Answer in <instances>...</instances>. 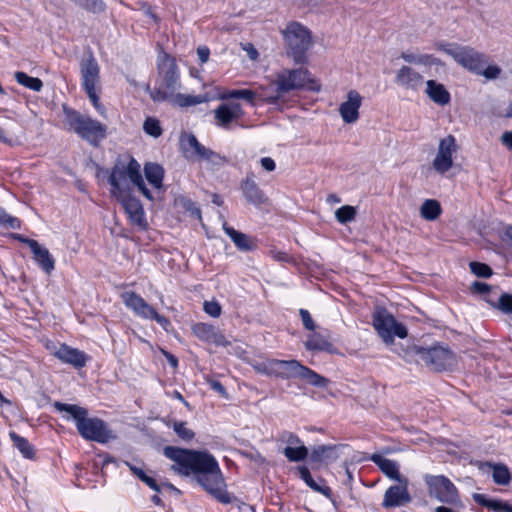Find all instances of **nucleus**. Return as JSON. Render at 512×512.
I'll list each match as a JSON object with an SVG mask.
<instances>
[{
	"instance_id": "f257e3e1",
	"label": "nucleus",
	"mask_w": 512,
	"mask_h": 512,
	"mask_svg": "<svg viewBox=\"0 0 512 512\" xmlns=\"http://www.w3.org/2000/svg\"><path fill=\"white\" fill-rule=\"evenodd\" d=\"M164 455L174 462L171 469L175 473L181 476L193 473L198 483L219 502L229 504L235 499L224 489L221 471L211 454L167 446Z\"/></svg>"
},
{
	"instance_id": "f03ea898",
	"label": "nucleus",
	"mask_w": 512,
	"mask_h": 512,
	"mask_svg": "<svg viewBox=\"0 0 512 512\" xmlns=\"http://www.w3.org/2000/svg\"><path fill=\"white\" fill-rule=\"evenodd\" d=\"M158 70L157 85L150 92L154 101H168L174 106L189 107L206 103L214 98L208 93L196 96L182 94L176 61L166 53H161L158 56Z\"/></svg>"
},
{
	"instance_id": "7ed1b4c3",
	"label": "nucleus",
	"mask_w": 512,
	"mask_h": 512,
	"mask_svg": "<svg viewBox=\"0 0 512 512\" xmlns=\"http://www.w3.org/2000/svg\"><path fill=\"white\" fill-rule=\"evenodd\" d=\"M276 86V91L270 93L268 90L262 95L263 100L274 103L281 96L293 90L308 89L319 91L320 84L311 77L306 69H284L276 74L275 80L272 82Z\"/></svg>"
},
{
	"instance_id": "20e7f679",
	"label": "nucleus",
	"mask_w": 512,
	"mask_h": 512,
	"mask_svg": "<svg viewBox=\"0 0 512 512\" xmlns=\"http://www.w3.org/2000/svg\"><path fill=\"white\" fill-rule=\"evenodd\" d=\"M128 179L138 187L146 198L152 199L150 191L146 188L142 179L140 164L135 159H131L127 165L117 164L113 167L109 182L112 186V194L114 196L128 192Z\"/></svg>"
},
{
	"instance_id": "39448f33",
	"label": "nucleus",
	"mask_w": 512,
	"mask_h": 512,
	"mask_svg": "<svg viewBox=\"0 0 512 512\" xmlns=\"http://www.w3.org/2000/svg\"><path fill=\"white\" fill-rule=\"evenodd\" d=\"M65 122L71 130L91 145H98L106 136V126L88 116L64 107Z\"/></svg>"
},
{
	"instance_id": "423d86ee",
	"label": "nucleus",
	"mask_w": 512,
	"mask_h": 512,
	"mask_svg": "<svg viewBox=\"0 0 512 512\" xmlns=\"http://www.w3.org/2000/svg\"><path fill=\"white\" fill-rule=\"evenodd\" d=\"M423 479L429 497L448 505L458 506L461 504L458 489L446 476L426 474Z\"/></svg>"
},
{
	"instance_id": "0eeeda50",
	"label": "nucleus",
	"mask_w": 512,
	"mask_h": 512,
	"mask_svg": "<svg viewBox=\"0 0 512 512\" xmlns=\"http://www.w3.org/2000/svg\"><path fill=\"white\" fill-rule=\"evenodd\" d=\"M80 72L82 85L92 102L95 109L101 114L104 115L105 109L101 105L98 97V90L100 89V68L96 60L89 56L85 60H83L80 64Z\"/></svg>"
},
{
	"instance_id": "6e6552de",
	"label": "nucleus",
	"mask_w": 512,
	"mask_h": 512,
	"mask_svg": "<svg viewBox=\"0 0 512 512\" xmlns=\"http://www.w3.org/2000/svg\"><path fill=\"white\" fill-rule=\"evenodd\" d=\"M439 49L451 56L462 67L481 73L483 66L486 65L485 56L474 48L469 46H460L458 44L439 45Z\"/></svg>"
},
{
	"instance_id": "1a4fd4ad",
	"label": "nucleus",
	"mask_w": 512,
	"mask_h": 512,
	"mask_svg": "<svg viewBox=\"0 0 512 512\" xmlns=\"http://www.w3.org/2000/svg\"><path fill=\"white\" fill-rule=\"evenodd\" d=\"M283 35L289 49L288 53L296 62H301L311 45L308 29L298 22H292L287 25Z\"/></svg>"
},
{
	"instance_id": "9d476101",
	"label": "nucleus",
	"mask_w": 512,
	"mask_h": 512,
	"mask_svg": "<svg viewBox=\"0 0 512 512\" xmlns=\"http://www.w3.org/2000/svg\"><path fill=\"white\" fill-rule=\"evenodd\" d=\"M373 326L386 344H392L394 336L399 338L407 336L406 328L398 323L392 314L385 309H378L374 313Z\"/></svg>"
},
{
	"instance_id": "9b49d317",
	"label": "nucleus",
	"mask_w": 512,
	"mask_h": 512,
	"mask_svg": "<svg viewBox=\"0 0 512 512\" xmlns=\"http://www.w3.org/2000/svg\"><path fill=\"white\" fill-rule=\"evenodd\" d=\"M420 360L434 371L452 370L457 365L456 356L445 347L437 346L429 349H419Z\"/></svg>"
},
{
	"instance_id": "f8f14e48",
	"label": "nucleus",
	"mask_w": 512,
	"mask_h": 512,
	"mask_svg": "<svg viewBox=\"0 0 512 512\" xmlns=\"http://www.w3.org/2000/svg\"><path fill=\"white\" fill-rule=\"evenodd\" d=\"M121 299L125 306L131 309L137 316L155 320L163 329H168L170 321L158 314L150 304L135 292H124L121 294Z\"/></svg>"
},
{
	"instance_id": "ddd939ff",
	"label": "nucleus",
	"mask_w": 512,
	"mask_h": 512,
	"mask_svg": "<svg viewBox=\"0 0 512 512\" xmlns=\"http://www.w3.org/2000/svg\"><path fill=\"white\" fill-rule=\"evenodd\" d=\"M180 145L186 158L194 161H206L211 164H219L221 157L203 146L193 134L184 133L180 137Z\"/></svg>"
},
{
	"instance_id": "4468645a",
	"label": "nucleus",
	"mask_w": 512,
	"mask_h": 512,
	"mask_svg": "<svg viewBox=\"0 0 512 512\" xmlns=\"http://www.w3.org/2000/svg\"><path fill=\"white\" fill-rule=\"evenodd\" d=\"M458 145L453 135H447L438 142L437 152L432 161L433 169L439 174H445L454 165Z\"/></svg>"
},
{
	"instance_id": "2eb2a0df",
	"label": "nucleus",
	"mask_w": 512,
	"mask_h": 512,
	"mask_svg": "<svg viewBox=\"0 0 512 512\" xmlns=\"http://www.w3.org/2000/svg\"><path fill=\"white\" fill-rule=\"evenodd\" d=\"M77 430L86 440L98 443H107L115 439V435L108 428L106 423L99 418H85L78 423Z\"/></svg>"
},
{
	"instance_id": "dca6fc26",
	"label": "nucleus",
	"mask_w": 512,
	"mask_h": 512,
	"mask_svg": "<svg viewBox=\"0 0 512 512\" xmlns=\"http://www.w3.org/2000/svg\"><path fill=\"white\" fill-rule=\"evenodd\" d=\"M394 82L405 91L418 92L423 88L425 80L413 67L403 65L396 70Z\"/></svg>"
},
{
	"instance_id": "f3484780",
	"label": "nucleus",
	"mask_w": 512,
	"mask_h": 512,
	"mask_svg": "<svg viewBox=\"0 0 512 512\" xmlns=\"http://www.w3.org/2000/svg\"><path fill=\"white\" fill-rule=\"evenodd\" d=\"M20 241L27 244L30 248L33 259L37 263V265L46 273L51 274L52 271L55 269V259L52 256V254L49 252V250L39 244L36 240L18 237Z\"/></svg>"
},
{
	"instance_id": "a211bd4d",
	"label": "nucleus",
	"mask_w": 512,
	"mask_h": 512,
	"mask_svg": "<svg viewBox=\"0 0 512 512\" xmlns=\"http://www.w3.org/2000/svg\"><path fill=\"white\" fill-rule=\"evenodd\" d=\"M47 348L50 350L51 354L63 363L70 364L76 368H82L86 365L87 356L78 349L65 344H61L59 346L52 344L48 345Z\"/></svg>"
},
{
	"instance_id": "6ab92c4d",
	"label": "nucleus",
	"mask_w": 512,
	"mask_h": 512,
	"mask_svg": "<svg viewBox=\"0 0 512 512\" xmlns=\"http://www.w3.org/2000/svg\"><path fill=\"white\" fill-rule=\"evenodd\" d=\"M362 96L356 90H350L345 101L339 106V114L346 124H353L359 119V109L362 105Z\"/></svg>"
},
{
	"instance_id": "aec40b11",
	"label": "nucleus",
	"mask_w": 512,
	"mask_h": 512,
	"mask_svg": "<svg viewBox=\"0 0 512 512\" xmlns=\"http://www.w3.org/2000/svg\"><path fill=\"white\" fill-rule=\"evenodd\" d=\"M243 115L242 107L239 103H224L214 110L215 122L218 126L229 128L231 123L239 120Z\"/></svg>"
},
{
	"instance_id": "412c9836",
	"label": "nucleus",
	"mask_w": 512,
	"mask_h": 512,
	"mask_svg": "<svg viewBox=\"0 0 512 512\" xmlns=\"http://www.w3.org/2000/svg\"><path fill=\"white\" fill-rule=\"evenodd\" d=\"M397 483V485L389 487L384 494L383 506L386 508L403 506L411 501L407 489L408 479L405 478V483Z\"/></svg>"
},
{
	"instance_id": "4be33fe9",
	"label": "nucleus",
	"mask_w": 512,
	"mask_h": 512,
	"mask_svg": "<svg viewBox=\"0 0 512 512\" xmlns=\"http://www.w3.org/2000/svg\"><path fill=\"white\" fill-rule=\"evenodd\" d=\"M194 335L201 341L213 343L216 346L227 347L231 343L225 336L214 326L206 323H197L192 326Z\"/></svg>"
},
{
	"instance_id": "5701e85b",
	"label": "nucleus",
	"mask_w": 512,
	"mask_h": 512,
	"mask_svg": "<svg viewBox=\"0 0 512 512\" xmlns=\"http://www.w3.org/2000/svg\"><path fill=\"white\" fill-rule=\"evenodd\" d=\"M115 197L121 203L131 221L135 224L141 225L144 221V211L140 201L130 196L128 192Z\"/></svg>"
},
{
	"instance_id": "b1692460",
	"label": "nucleus",
	"mask_w": 512,
	"mask_h": 512,
	"mask_svg": "<svg viewBox=\"0 0 512 512\" xmlns=\"http://www.w3.org/2000/svg\"><path fill=\"white\" fill-rule=\"evenodd\" d=\"M425 93L434 103L445 106L449 104L451 97L445 86L435 80H428L425 83Z\"/></svg>"
},
{
	"instance_id": "393cba45",
	"label": "nucleus",
	"mask_w": 512,
	"mask_h": 512,
	"mask_svg": "<svg viewBox=\"0 0 512 512\" xmlns=\"http://www.w3.org/2000/svg\"><path fill=\"white\" fill-rule=\"evenodd\" d=\"M370 459L380 468V470L390 479L396 482H404L405 478L399 473L397 462L387 459L380 454H373Z\"/></svg>"
},
{
	"instance_id": "a878e982",
	"label": "nucleus",
	"mask_w": 512,
	"mask_h": 512,
	"mask_svg": "<svg viewBox=\"0 0 512 512\" xmlns=\"http://www.w3.org/2000/svg\"><path fill=\"white\" fill-rule=\"evenodd\" d=\"M302 364L297 360L275 359L274 377L281 379L297 378Z\"/></svg>"
},
{
	"instance_id": "bb28decb",
	"label": "nucleus",
	"mask_w": 512,
	"mask_h": 512,
	"mask_svg": "<svg viewBox=\"0 0 512 512\" xmlns=\"http://www.w3.org/2000/svg\"><path fill=\"white\" fill-rule=\"evenodd\" d=\"M242 190L247 201L254 205H261L267 202V197L263 191L252 180H246L242 185Z\"/></svg>"
},
{
	"instance_id": "cd10ccee",
	"label": "nucleus",
	"mask_w": 512,
	"mask_h": 512,
	"mask_svg": "<svg viewBox=\"0 0 512 512\" xmlns=\"http://www.w3.org/2000/svg\"><path fill=\"white\" fill-rule=\"evenodd\" d=\"M54 407L59 412L66 413V415L64 416L66 420L73 419L76 422V427L78 426V423L81 422L85 418V416L88 415V411L85 408L80 407L78 405L55 402Z\"/></svg>"
},
{
	"instance_id": "c85d7f7f",
	"label": "nucleus",
	"mask_w": 512,
	"mask_h": 512,
	"mask_svg": "<svg viewBox=\"0 0 512 512\" xmlns=\"http://www.w3.org/2000/svg\"><path fill=\"white\" fill-rule=\"evenodd\" d=\"M305 348L310 351H326L333 353L334 347L328 339L320 333H312L304 343Z\"/></svg>"
},
{
	"instance_id": "c756f323",
	"label": "nucleus",
	"mask_w": 512,
	"mask_h": 512,
	"mask_svg": "<svg viewBox=\"0 0 512 512\" xmlns=\"http://www.w3.org/2000/svg\"><path fill=\"white\" fill-rule=\"evenodd\" d=\"M223 229L238 249L249 251L254 248L253 241L246 234L241 233L234 228L227 226L226 224L223 225Z\"/></svg>"
},
{
	"instance_id": "7c9ffc66",
	"label": "nucleus",
	"mask_w": 512,
	"mask_h": 512,
	"mask_svg": "<svg viewBox=\"0 0 512 512\" xmlns=\"http://www.w3.org/2000/svg\"><path fill=\"white\" fill-rule=\"evenodd\" d=\"M145 177L148 182L157 190L162 188L164 176L163 168L155 163H147L144 167Z\"/></svg>"
},
{
	"instance_id": "2f4dec72",
	"label": "nucleus",
	"mask_w": 512,
	"mask_h": 512,
	"mask_svg": "<svg viewBox=\"0 0 512 512\" xmlns=\"http://www.w3.org/2000/svg\"><path fill=\"white\" fill-rule=\"evenodd\" d=\"M442 213L440 203L435 199H426L420 207V215L427 221L436 220Z\"/></svg>"
},
{
	"instance_id": "473e14b6",
	"label": "nucleus",
	"mask_w": 512,
	"mask_h": 512,
	"mask_svg": "<svg viewBox=\"0 0 512 512\" xmlns=\"http://www.w3.org/2000/svg\"><path fill=\"white\" fill-rule=\"evenodd\" d=\"M338 458L336 446L320 445L311 452V460L314 462L334 461Z\"/></svg>"
},
{
	"instance_id": "72a5a7b5",
	"label": "nucleus",
	"mask_w": 512,
	"mask_h": 512,
	"mask_svg": "<svg viewBox=\"0 0 512 512\" xmlns=\"http://www.w3.org/2000/svg\"><path fill=\"white\" fill-rule=\"evenodd\" d=\"M297 378L316 387H326L329 383L328 379L304 365H302Z\"/></svg>"
},
{
	"instance_id": "f704fd0d",
	"label": "nucleus",
	"mask_w": 512,
	"mask_h": 512,
	"mask_svg": "<svg viewBox=\"0 0 512 512\" xmlns=\"http://www.w3.org/2000/svg\"><path fill=\"white\" fill-rule=\"evenodd\" d=\"M14 77L18 84L32 91L39 92L43 87V82L41 79L37 77H31L25 72L18 71L15 73Z\"/></svg>"
},
{
	"instance_id": "c9c22d12",
	"label": "nucleus",
	"mask_w": 512,
	"mask_h": 512,
	"mask_svg": "<svg viewBox=\"0 0 512 512\" xmlns=\"http://www.w3.org/2000/svg\"><path fill=\"white\" fill-rule=\"evenodd\" d=\"M486 465L492 468V477L495 483L507 485L510 482L511 475L506 465L491 463H486Z\"/></svg>"
},
{
	"instance_id": "e433bc0d",
	"label": "nucleus",
	"mask_w": 512,
	"mask_h": 512,
	"mask_svg": "<svg viewBox=\"0 0 512 512\" xmlns=\"http://www.w3.org/2000/svg\"><path fill=\"white\" fill-rule=\"evenodd\" d=\"M285 457L291 462L303 461L308 456V449L302 444L298 446H286L283 450Z\"/></svg>"
},
{
	"instance_id": "4c0bfd02",
	"label": "nucleus",
	"mask_w": 512,
	"mask_h": 512,
	"mask_svg": "<svg viewBox=\"0 0 512 512\" xmlns=\"http://www.w3.org/2000/svg\"><path fill=\"white\" fill-rule=\"evenodd\" d=\"M299 474H300V477L301 479L311 488L313 489L314 491L316 492H319L325 496H329L330 495V488L327 487V486H321L319 484H317L314 479L312 478L308 468L302 466L299 468Z\"/></svg>"
},
{
	"instance_id": "58836bf2",
	"label": "nucleus",
	"mask_w": 512,
	"mask_h": 512,
	"mask_svg": "<svg viewBox=\"0 0 512 512\" xmlns=\"http://www.w3.org/2000/svg\"><path fill=\"white\" fill-rule=\"evenodd\" d=\"M486 302L505 314H512V295L510 294H501L497 301L492 298H487Z\"/></svg>"
},
{
	"instance_id": "ea45409f",
	"label": "nucleus",
	"mask_w": 512,
	"mask_h": 512,
	"mask_svg": "<svg viewBox=\"0 0 512 512\" xmlns=\"http://www.w3.org/2000/svg\"><path fill=\"white\" fill-rule=\"evenodd\" d=\"M266 92L263 91V93H257L255 91H252V90H249V89H240V90H232V91H229L225 94H222L219 96V98L221 99H225V98H240V99H244L248 102H253V100L255 99L256 96H259L263 99V94Z\"/></svg>"
},
{
	"instance_id": "a19ab883",
	"label": "nucleus",
	"mask_w": 512,
	"mask_h": 512,
	"mask_svg": "<svg viewBox=\"0 0 512 512\" xmlns=\"http://www.w3.org/2000/svg\"><path fill=\"white\" fill-rule=\"evenodd\" d=\"M9 436L13 441L15 447H17V449L22 453L24 457L33 458L34 450L25 438L19 436L15 432H10Z\"/></svg>"
},
{
	"instance_id": "79ce46f5",
	"label": "nucleus",
	"mask_w": 512,
	"mask_h": 512,
	"mask_svg": "<svg viewBox=\"0 0 512 512\" xmlns=\"http://www.w3.org/2000/svg\"><path fill=\"white\" fill-rule=\"evenodd\" d=\"M401 58L410 64L415 65H431L433 63L432 56L428 54H415L412 52H403Z\"/></svg>"
},
{
	"instance_id": "37998d69",
	"label": "nucleus",
	"mask_w": 512,
	"mask_h": 512,
	"mask_svg": "<svg viewBox=\"0 0 512 512\" xmlns=\"http://www.w3.org/2000/svg\"><path fill=\"white\" fill-rule=\"evenodd\" d=\"M356 208L350 205H344L335 211V217L341 224L351 222L356 217Z\"/></svg>"
},
{
	"instance_id": "c03bdc74",
	"label": "nucleus",
	"mask_w": 512,
	"mask_h": 512,
	"mask_svg": "<svg viewBox=\"0 0 512 512\" xmlns=\"http://www.w3.org/2000/svg\"><path fill=\"white\" fill-rule=\"evenodd\" d=\"M143 129L146 134L154 138H158L162 134V128L159 120L153 117L146 118L143 124Z\"/></svg>"
},
{
	"instance_id": "a18cd8bd",
	"label": "nucleus",
	"mask_w": 512,
	"mask_h": 512,
	"mask_svg": "<svg viewBox=\"0 0 512 512\" xmlns=\"http://www.w3.org/2000/svg\"><path fill=\"white\" fill-rule=\"evenodd\" d=\"M253 369L261 374L274 377L275 359H267L253 364Z\"/></svg>"
},
{
	"instance_id": "49530a36",
	"label": "nucleus",
	"mask_w": 512,
	"mask_h": 512,
	"mask_svg": "<svg viewBox=\"0 0 512 512\" xmlns=\"http://www.w3.org/2000/svg\"><path fill=\"white\" fill-rule=\"evenodd\" d=\"M17 124L7 119L5 121V127L0 126V141L4 143H11L12 136L16 134Z\"/></svg>"
},
{
	"instance_id": "de8ad7c7",
	"label": "nucleus",
	"mask_w": 512,
	"mask_h": 512,
	"mask_svg": "<svg viewBox=\"0 0 512 512\" xmlns=\"http://www.w3.org/2000/svg\"><path fill=\"white\" fill-rule=\"evenodd\" d=\"M172 428L175 433L184 441H190L194 438V432L187 427L186 422L174 421Z\"/></svg>"
},
{
	"instance_id": "09e8293b",
	"label": "nucleus",
	"mask_w": 512,
	"mask_h": 512,
	"mask_svg": "<svg viewBox=\"0 0 512 512\" xmlns=\"http://www.w3.org/2000/svg\"><path fill=\"white\" fill-rule=\"evenodd\" d=\"M471 272L481 278H489L492 276V269L485 263L473 261L469 264Z\"/></svg>"
},
{
	"instance_id": "8fccbe9b",
	"label": "nucleus",
	"mask_w": 512,
	"mask_h": 512,
	"mask_svg": "<svg viewBox=\"0 0 512 512\" xmlns=\"http://www.w3.org/2000/svg\"><path fill=\"white\" fill-rule=\"evenodd\" d=\"M0 225L5 228L17 229L20 227V221L0 208Z\"/></svg>"
},
{
	"instance_id": "3c124183",
	"label": "nucleus",
	"mask_w": 512,
	"mask_h": 512,
	"mask_svg": "<svg viewBox=\"0 0 512 512\" xmlns=\"http://www.w3.org/2000/svg\"><path fill=\"white\" fill-rule=\"evenodd\" d=\"M80 6L85 9L98 13L104 10V3L101 0H75Z\"/></svg>"
},
{
	"instance_id": "603ef678",
	"label": "nucleus",
	"mask_w": 512,
	"mask_h": 512,
	"mask_svg": "<svg viewBox=\"0 0 512 512\" xmlns=\"http://www.w3.org/2000/svg\"><path fill=\"white\" fill-rule=\"evenodd\" d=\"M491 289H492V287L490 285L480 282V281H474L470 286V290L472 293L486 296L485 300L487 298H491L490 297Z\"/></svg>"
},
{
	"instance_id": "864d4df0",
	"label": "nucleus",
	"mask_w": 512,
	"mask_h": 512,
	"mask_svg": "<svg viewBox=\"0 0 512 512\" xmlns=\"http://www.w3.org/2000/svg\"><path fill=\"white\" fill-rule=\"evenodd\" d=\"M204 311L211 317L217 318L221 315V306L217 301H205L203 305Z\"/></svg>"
},
{
	"instance_id": "5fc2aeb1",
	"label": "nucleus",
	"mask_w": 512,
	"mask_h": 512,
	"mask_svg": "<svg viewBox=\"0 0 512 512\" xmlns=\"http://www.w3.org/2000/svg\"><path fill=\"white\" fill-rule=\"evenodd\" d=\"M280 439L283 443L287 444V446H298L302 444L300 438L292 432H283Z\"/></svg>"
},
{
	"instance_id": "6e6d98bb",
	"label": "nucleus",
	"mask_w": 512,
	"mask_h": 512,
	"mask_svg": "<svg viewBox=\"0 0 512 512\" xmlns=\"http://www.w3.org/2000/svg\"><path fill=\"white\" fill-rule=\"evenodd\" d=\"M490 504V509L495 512H512V506L508 502L495 500Z\"/></svg>"
},
{
	"instance_id": "4d7b16f0",
	"label": "nucleus",
	"mask_w": 512,
	"mask_h": 512,
	"mask_svg": "<svg viewBox=\"0 0 512 512\" xmlns=\"http://www.w3.org/2000/svg\"><path fill=\"white\" fill-rule=\"evenodd\" d=\"M501 73V69L497 66H483V70L480 74L484 75L488 79H495L497 78Z\"/></svg>"
},
{
	"instance_id": "13d9d810",
	"label": "nucleus",
	"mask_w": 512,
	"mask_h": 512,
	"mask_svg": "<svg viewBox=\"0 0 512 512\" xmlns=\"http://www.w3.org/2000/svg\"><path fill=\"white\" fill-rule=\"evenodd\" d=\"M300 316H301L303 325L306 329L311 330V331L315 329V324L312 320L310 313L307 310L301 309Z\"/></svg>"
},
{
	"instance_id": "bf43d9fd",
	"label": "nucleus",
	"mask_w": 512,
	"mask_h": 512,
	"mask_svg": "<svg viewBox=\"0 0 512 512\" xmlns=\"http://www.w3.org/2000/svg\"><path fill=\"white\" fill-rule=\"evenodd\" d=\"M210 384V387L215 391L217 392L218 394H220L223 398H227L228 397V394L226 392V389L224 388V386L219 382V381H210L209 382Z\"/></svg>"
},
{
	"instance_id": "052dcab7",
	"label": "nucleus",
	"mask_w": 512,
	"mask_h": 512,
	"mask_svg": "<svg viewBox=\"0 0 512 512\" xmlns=\"http://www.w3.org/2000/svg\"><path fill=\"white\" fill-rule=\"evenodd\" d=\"M473 499L478 504L483 505V506H485V507H487L489 509H490V505H491L489 503H493L495 501V500H492V499H487L485 497V495H483V494H474L473 495Z\"/></svg>"
},
{
	"instance_id": "680f3d73",
	"label": "nucleus",
	"mask_w": 512,
	"mask_h": 512,
	"mask_svg": "<svg viewBox=\"0 0 512 512\" xmlns=\"http://www.w3.org/2000/svg\"><path fill=\"white\" fill-rule=\"evenodd\" d=\"M210 51L206 46H200L197 48V55L201 63H205L209 59Z\"/></svg>"
},
{
	"instance_id": "e2e57ef3",
	"label": "nucleus",
	"mask_w": 512,
	"mask_h": 512,
	"mask_svg": "<svg viewBox=\"0 0 512 512\" xmlns=\"http://www.w3.org/2000/svg\"><path fill=\"white\" fill-rule=\"evenodd\" d=\"M270 255L273 259H275L277 261H288L289 260V256L287 253H285L283 251L276 250V249H272L270 251Z\"/></svg>"
},
{
	"instance_id": "0e129e2a",
	"label": "nucleus",
	"mask_w": 512,
	"mask_h": 512,
	"mask_svg": "<svg viewBox=\"0 0 512 512\" xmlns=\"http://www.w3.org/2000/svg\"><path fill=\"white\" fill-rule=\"evenodd\" d=\"M501 143L512 150V131H506L501 135Z\"/></svg>"
},
{
	"instance_id": "69168bd1",
	"label": "nucleus",
	"mask_w": 512,
	"mask_h": 512,
	"mask_svg": "<svg viewBox=\"0 0 512 512\" xmlns=\"http://www.w3.org/2000/svg\"><path fill=\"white\" fill-rule=\"evenodd\" d=\"M261 165L267 171H273L276 167L274 160L270 157L262 158Z\"/></svg>"
},
{
	"instance_id": "338daca9",
	"label": "nucleus",
	"mask_w": 512,
	"mask_h": 512,
	"mask_svg": "<svg viewBox=\"0 0 512 512\" xmlns=\"http://www.w3.org/2000/svg\"><path fill=\"white\" fill-rule=\"evenodd\" d=\"M243 49L245 50V52L247 53V56L251 59V60H256L257 57H258V52L257 50L255 49V47L252 45V44H246Z\"/></svg>"
},
{
	"instance_id": "774afa93",
	"label": "nucleus",
	"mask_w": 512,
	"mask_h": 512,
	"mask_svg": "<svg viewBox=\"0 0 512 512\" xmlns=\"http://www.w3.org/2000/svg\"><path fill=\"white\" fill-rule=\"evenodd\" d=\"M126 464L129 467V469L131 470V472L135 476H137L140 480H142L145 477L146 474L142 468L132 465L130 463H126Z\"/></svg>"
}]
</instances>
